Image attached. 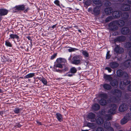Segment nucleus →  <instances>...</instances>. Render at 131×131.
<instances>
[{
    "label": "nucleus",
    "mask_w": 131,
    "mask_h": 131,
    "mask_svg": "<svg viewBox=\"0 0 131 131\" xmlns=\"http://www.w3.org/2000/svg\"><path fill=\"white\" fill-rule=\"evenodd\" d=\"M117 22L116 21H114L110 22L108 24V29L112 31H115L118 28Z\"/></svg>",
    "instance_id": "nucleus-5"
},
{
    "label": "nucleus",
    "mask_w": 131,
    "mask_h": 131,
    "mask_svg": "<svg viewBox=\"0 0 131 131\" xmlns=\"http://www.w3.org/2000/svg\"><path fill=\"white\" fill-rule=\"evenodd\" d=\"M124 47L126 49H129L131 48V42H126L124 44Z\"/></svg>",
    "instance_id": "nucleus-33"
},
{
    "label": "nucleus",
    "mask_w": 131,
    "mask_h": 131,
    "mask_svg": "<svg viewBox=\"0 0 131 131\" xmlns=\"http://www.w3.org/2000/svg\"><path fill=\"white\" fill-rule=\"evenodd\" d=\"M80 57L82 58V57L79 55H76L73 57L71 62L72 63L76 65L80 64L81 60Z\"/></svg>",
    "instance_id": "nucleus-6"
},
{
    "label": "nucleus",
    "mask_w": 131,
    "mask_h": 131,
    "mask_svg": "<svg viewBox=\"0 0 131 131\" xmlns=\"http://www.w3.org/2000/svg\"><path fill=\"white\" fill-rule=\"evenodd\" d=\"M57 67H58V68H61L62 69H57L56 68L54 69L55 70V71L60 73H65L69 70V66L67 64L64 63L63 64H59L57 65Z\"/></svg>",
    "instance_id": "nucleus-3"
},
{
    "label": "nucleus",
    "mask_w": 131,
    "mask_h": 131,
    "mask_svg": "<svg viewBox=\"0 0 131 131\" xmlns=\"http://www.w3.org/2000/svg\"><path fill=\"white\" fill-rule=\"evenodd\" d=\"M77 68L75 67H73L71 68L68 73H71L73 74H74L76 73L77 71Z\"/></svg>",
    "instance_id": "nucleus-32"
},
{
    "label": "nucleus",
    "mask_w": 131,
    "mask_h": 131,
    "mask_svg": "<svg viewBox=\"0 0 131 131\" xmlns=\"http://www.w3.org/2000/svg\"><path fill=\"white\" fill-rule=\"evenodd\" d=\"M103 86L104 89L108 90H109L112 89L111 86L107 84H104Z\"/></svg>",
    "instance_id": "nucleus-37"
},
{
    "label": "nucleus",
    "mask_w": 131,
    "mask_h": 131,
    "mask_svg": "<svg viewBox=\"0 0 131 131\" xmlns=\"http://www.w3.org/2000/svg\"><path fill=\"white\" fill-rule=\"evenodd\" d=\"M56 117L59 122H61L63 121V115L59 112H57L56 115Z\"/></svg>",
    "instance_id": "nucleus-20"
},
{
    "label": "nucleus",
    "mask_w": 131,
    "mask_h": 131,
    "mask_svg": "<svg viewBox=\"0 0 131 131\" xmlns=\"http://www.w3.org/2000/svg\"><path fill=\"white\" fill-rule=\"evenodd\" d=\"M114 96H111L110 98L111 102L114 103H117L120 100L122 94V93L121 90L117 89H115L112 92Z\"/></svg>",
    "instance_id": "nucleus-1"
},
{
    "label": "nucleus",
    "mask_w": 131,
    "mask_h": 131,
    "mask_svg": "<svg viewBox=\"0 0 131 131\" xmlns=\"http://www.w3.org/2000/svg\"><path fill=\"white\" fill-rule=\"evenodd\" d=\"M126 38L125 36H120L116 37L114 39V41L115 42H124L126 40Z\"/></svg>",
    "instance_id": "nucleus-10"
},
{
    "label": "nucleus",
    "mask_w": 131,
    "mask_h": 131,
    "mask_svg": "<svg viewBox=\"0 0 131 131\" xmlns=\"http://www.w3.org/2000/svg\"><path fill=\"white\" fill-rule=\"evenodd\" d=\"M124 77L125 79H124L122 82L124 85L126 86L130 83V81L129 80L128 76L127 73L125 74Z\"/></svg>",
    "instance_id": "nucleus-16"
},
{
    "label": "nucleus",
    "mask_w": 131,
    "mask_h": 131,
    "mask_svg": "<svg viewBox=\"0 0 131 131\" xmlns=\"http://www.w3.org/2000/svg\"><path fill=\"white\" fill-rule=\"evenodd\" d=\"M129 16V15L128 13H124L123 14L122 17L124 20H126L128 19Z\"/></svg>",
    "instance_id": "nucleus-34"
},
{
    "label": "nucleus",
    "mask_w": 131,
    "mask_h": 131,
    "mask_svg": "<svg viewBox=\"0 0 131 131\" xmlns=\"http://www.w3.org/2000/svg\"><path fill=\"white\" fill-rule=\"evenodd\" d=\"M93 3L96 5H99L101 6L102 3L101 0H92Z\"/></svg>",
    "instance_id": "nucleus-31"
},
{
    "label": "nucleus",
    "mask_w": 131,
    "mask_h": 131,
    "mask_svg": "<svg viewBox=\"0 0 131 131\" xmlns=\"http://www.w3.org/2000/svg\"><path fill=\"white\" fill-rule=\"evenodd\" d=\"M36 122L37 123V124H38L39 125H41L42 124L39 121H36Z\"/></svg>",
    "instance_id": "nucleus-60"
},
{
    "label": "nucleus",
    "mask_w": 131,
    "mask_h": 131,
    "mask_svg": "<svg viewBox=\"0 0 131 131\" xmlns=\"http://www.w3.org/2000/svg\"><path fill=\"white\" fill-rule=\"evenodd\" d=\"M73 73L69 74L67 75V76L69 77H72L73 76Z\"/></svg>",
    "instance_id": "nucleus-61"
},
{
    "label": "nucleus",
    "mask_w": 131,
    "mask_h": 131,
    "mask_svg": "<svg viewBox=\"0 0 131 131\" xmlns=\"http://www.w3.org/2000/svg\"><path fill=\"white\" fill-rule=\"evenodd\" d=\"M104 11L106 14H114L115 17L116 18L119 17L121 15L119 11H114L113 9L111 7H107L105 8Z\"/></svg>",
    "instance_id": "nucleus-4"
},
{
    "label": "nucleus",
    "mask_w": 131,
    "mask_h": 131,
    "mask_svg": "<svg viewBox=\"0 0 131 131\" xmlns=\"http://www.w3.org/2000/svg\"><path fill=\"white\" fill-rule=\"evenodd\" d=\"M85 58H87L89 57V54L86 50H82L81 51Z\"/></svg>",
    "instance_id": "nucleus-28"
},
{
    "label": "nucleus",
    "mask_w": 131,
    "mask_h": 131,
    "mask_svg": "<svg viewBox=\"0 0 131 131\" xmlns=\"http://www.w3.org/2000/svg\"><path fill=\"white\" fill-rule=\"evenodd\" d=\"M54 3L57 6H60V2L58 0H55L54 2Z\"/></svg>",
    "instance_id": "nucleus-49"
},
{
    "label": "nucleus",
    "mask_w": 131,
    "mask_h": 131,
    "mask_svg": "<svg viewBox=\"0 0 131 131\" xmlns=\"http://www.w3.org/2000/svg\"><path fill=\"white\" fill-rule=\"evenodd\" d=\"M124 67L127 68L131 66V60H127L123 63Z\"/></svg>",
    "instance_id": "nucleus-27"
},
{
    "label": "nucleus",
    "mask_w": 131,
    "mask_h": 131,
    "mask_svg": "<svg viewBox=\"0 0 131 131\" xmlns=\"http://www.w3.org/2000/svg\"><path fill=\"white\" fill-rule=\"evenodd\" d=\"M117 22V25H119L120 27H122L125 24V21L122 20H119L118 21H116Z\"/></svg>",
    "instance_id": "nucleus-39"
},
{
    "label": "nucleus",
    "mask_w": 131,
    "mask_h": 131,
    "mask_svg": "<svg viewBox=\"0 0 131 131\" xmlns=\"http://www.w3.org/2000/svg\"><path fill=\"white\" fill-rule=\"evenodd\" d=\"M88 11L89 12H93V10L91 8H89L88 9Z\"/></svg>",
    "instance_id": "nucleus-59"
},
{
    "label": "nucleus",
    "mask_w": 131,
    "mask_h": 131,
    "mask_svg": "<svg viewBox=\"0 0 131 131\" xmlns=\"http://www.w3.org/2000/svg\"><path fill=\"white\" fill-rule=\"evenodd\" d=\"M121 32L122 34L123 35H128L129 32V28L126 27H123L121 29Z\"/></svg>",
    "instance_id": "nucleus-17"
},
{
    "label": "nucleus",
    "mask_w": 131,
    "mask_h": 131,
    "mask_svg": "<svg viewBox=\"0 0 131 131\" xmlns=\"http://www.w3.org/2000/svg\"><path fill=\"white\" fill-rule=\"evenodd\" d=\"M24 4L17 5L13 7L12 10L13 12L14 13L24 11V12L26 13L30 9V8L29 7L26 8Z\"/></svg>",
    "instance_id": "nucleus-2"
},
{
    "label": "nucleus",
    "mask_w": 131,
    "mask_h": 131,
    "mask_svg": "<svg viewBox=\"0 0 131 131\" xmlns=\"http://www.w3.org/2000/svg\"><path fill=\"white\" fill-rule=\"evenodd\" d=\"M99 96L101 98H103L105 99H107L108 97L107 94L106 93H100L99 94Z\"/></svg>",
    "instance_id": "nucleus-35"
},
{
    "label": "nucleus",
    "mask_w": 131,
    "mask_h": 131,
    "mask_svg": "<svg viewBox=\"0 0 131 131\" xmlns=\"http://www.w3.org/2000/svg\"><path fill=\"white\" fill-rule=\"evenodd\" d=\"M104 121L103 119L100 117H99L96 120V123L98 124H102Z\"/></svg>",
    "instance_id": "nucleus-29"
},
{
    "label": "nucleus",
    "mask_w": 131,
    "mask_h": 131,
    "mask_svg": "<svg viewBox=\"0 0 131 131\" xmlns=\"http://www.w3.org/2000/svg\"><path fill=\"white\" fill-rule=\"evenodd\" d=\"M107 129V131H114L113 128L112 127H110Z\"/></svg>",
    "instance_id": "nucleus-55"
},
{
    "label": "nucleus",
    "mask_w": 131,
    "mask_h": 131,
    "mask_svg": "<svg viewBox=\"0 0 131 131\" xmlns=\"http://www.w3.org/2000/svg\"><path fill=\"white\" fill-rule=\"evenodd\" d=\"M125 85L123 84V82L122 81H121L119 83V88H120L121 90H124V89Z\"/></svg>",
    "instance_id": "nucleus-45"
},
{
    "label": "nucleus",
    "mask_w": 131,
    "mask_h": 131,
    "mask_svg": "<svg viewBox=\"0 0 131 131\" xmlns=\"http://www.w3.org/2000/svg\"><path fill=\"white\" fill-rule=\"evenodd\" d=\"M96 131H104L103 128L101 127H98L96 129Z\"/></svg>",
    "instance_id": "nucleus-51"
},
{
    "label": "nucleus",
    "mask_w": 131,
    "mask_h": 131,
    "mask_svg": "<svg viewBox=\"0 0 131 131\" xmlns=\"http://www.w3.org/2000/svg\"><path fill=\"white\" fill-rule=\"evenodd\" d=\"M114 52L117 54H122L124 52V49L119 45H116L114 49Z\"/></svg>",
    "instance_id": "nucleus-8"
},
{
    "label": "nucleus",
    "mask_w": 131,
    "mask_h": 131,
    "mask_svg": "<svg viewBox=\"0 0 131 131\" xmlns=\"http://www.w3.org/2000/svg\"><path fill=\"white\" fill-rule=\"evenodd\" d=\"M131 7V6L129 5L123 4H122L121 8L122 11H128L130 9Z\"/></svg>",
    "instance_id": "nucleus-12"
},
{
    "label": "nucleus",
    "mask_w": 131,
    "mask_h": 131,
    "mask_svg": "<svg viewBox=\"0 0 131 131\" xmlns=\"http://www.w3.org/2000/svg\"><path fill=\"white\" fill-rule=\"evenodd\" d=\"M67 60L65 58H57L56 60V61L54 62V64L53 66V68L54 69L57 68L58 67H57L58 65L59 64H63L61 63H65L66 62Z\"/></svg>",
    "instance_id": "nucleus-7"
},
{
    "label": "nucleus",
    "mask_w": 131,
    "mask_h": 131,
    "mask_svg": "<svg viewBox=\"0 0 131 131\" xmlns=\"http://www.w3.org/2000/svg\"><path fill=\"white\" fill-rule=\"evenodd\" d=\"M5 45L6 46L9 47H12V45L11 43L10 42L9 40L7 39L5 41Z\"/></svg>",
    "instance_id": "nucleus-40"
},
{
    "label": "nucleus",
    "mask_w": 131,
    "mask_h": 131,
    "mask_svg": "<svg viewBox=\"0 0 131 131\" xmlns=\"http://www.w3.org/2000/svg\"><path fill=\"white\" fill-rule=\"evenodd\" d=\"M111 55L110 54V51H108L106 55V59H108L110 58Z\"/></svg>",
    "instance_id": "nucleus-47"
},
{
    "label": "nucleus",
    "mask_w": 131,
    "mask_h": 131,
    "mask_svg": "<svg viewBox=\"0 0 131 131\" xmlns=\"http://www.w3.org/2000/svg\"><path fill=\"white\" fill-rule=\"evenodd\" d=\"M9 37L8 38V40H12L15 43H16V42L15 40V39H16L17 40V41L18 42H19L20 41L19 36L16 34H11L9 35Z\"/></svg>",
    "instance_id": "nucleus-9"
},
{
    "label": "nucleus",
    "mask_w": 131,
    "mask_h": 131,
    "mask_svg": "<svg viewBox=\"0 0 131 131\" xmlns=\"http://www.w3.org/2000/svg\"><path fill=\"white\" fill-rule=\"evenodd\" d=\"M129 56L131 57V49L129 51Z\"/></svg>",
    "instance_id": "nucleus-64"
},
{
    "label": "nucleus",
    "mask_w": 131,
    "mask_h": 131,
    "mask_svg": "<svg viewBox=\"0 0 131 131\" xmlns=\"http://www.w3.org/2000/svg\"><path fill=\"white\" fill-rule=\"evenodd\" d=\"M105 69L107 70L109 72H111L112 71V69L109 67H106L105 68Z\"/></svg>",
    "instance_id": "nucleus-53"
},
{
    "label": "nucleus",
    "mask_w": 131,
    "mask_h": 131,
    "mask_svg": "<svg viewBox=\"0 0 131 131\" xmlns=\"http://www.w3.org/2000/svg\"><path fill=\"white\" fill-rule=\"evenodd\" d=\"M26 37L28 39V40H30V41L31 42L32 41V39H31V38L30 36H26Z\"/></svg>",
    "instance_id": "nucleus-57"
},
{
    "label": "nucleus",
    "mask_w": 131,
    "mask_h": 131,
    "mask_svg": "<svg viewBox=\"0 0 131 131\" xmlns=\"http://www.w3.org/2000/svg\"><path fill=\"white\" fill-rule=\"evenodd\" d=\"M106 118H107L106 119L108 121L111 120L112 118V115L109 114H106Z\"/></svg>",
    "instance_id": "nucleus-46"
},
{
    "label": "nucleus",
    "mask_w": 131,
    "mask_h": 131,
    "mask_svg": "<svg viewBox=\"0 0 131 131\" xmlns=\"http://www.w3.org/2000/svg\"><path fill=\"white\" fill-rule=\"evenodd\" d=\"M22 125H21L19 123H18L16 124L14 126V128H20L21 127Z\"/></svg>",
    "instance_id": "nucleus-50"
},
{
    "label": "nucleus",
    "mask_w": 131,
    "mask_h": 131,
    "mask_svg": "<svg viewBox=\"0 0 131 131\" xmlns=\"http://www.w3.org/2000/svg\"><path fill=\"white\" fill-rule=\"evenodd\" d=\"M35 76V73H29L25 76L26 78L28 79L31 78Z\"/></svg>",
    "instance_id": "nucleus-41"
},
{
    "label": "nucleus",
    "mask_w": 131,
    "mask_h": 131,
    "mask_svg": "<svg viewBox=\"0 0 131 131\" xmlns=\"http://www.w3.org/2000/svg\"><path fill=\"white\" fill-rule=\"evenodd\" d=\"M57 25V24H56L54 25H53L52 26V28L53 29H54V28H55V27H56Z\"/></svg>",
    "instance_id": "nucleus-63"
},
{
    "label": "nucleus",
    "mask_w": 131,
    "mask_h": 131,
    "mask_svg": "<svg viewBox=\"0 0 131 131\" xmlns=\"http://www.w3.org/2000/svg\"><path fill=\"white\" fill-rule=\"evenodd\" d=\"M68 47L70 48L69 49H68V51L69 52H73L75 51H77L79 50L78 49L75 48H72L69 47Z\"/></svg>",
    "instance_id": "nucleus-42"
},
{
    "label": "nucleus",
    "mask_w": 131,
    "mask_h": 131,
    "mask_svg": "<svg viewBox=\"0 0 131 131\" xmlns=\"http://www.w3.org/2000/svg\"><path fill=\"white\" fill-rule=\"evenodd\" d=\"M130 117L129 114L128 113L126 115V116H124L122 119L121 121V123L122 125H123L127 123L128 121V118Z\"/></svg>",
    "instance_id": "nucleus-15"
},
{
    "label": "nucleus",
    "mask_w": 131,
    "mask_h": 131,
    "mask_svg": "<svg viewBox=\"0 0 131 131\" xmlns=\"http://www.w3.org/2000/svg\"><path fill=\"white\" fill-rule=\"evenodd\" d=\"M104 78L106 80H110L112 79V78L110 76L108 75H104Z\"/></svg>",
    "instance_id": "nucleus-43"
},
{
    "label": "nucleus",
    "mask_w": 131,
    "mask_h": 131,
    "mask_svg": "<svg viewBox=\"0 0 131 131\" xmlns=\"http://www.w3.org/2000/svg\"><path fill=\"white\" fill-rule=\"evenodd\" d=\"M100 108V106L99 104L97 103H95L92 106V109L94 111H97Z\"/></svg>",
    "instance_id": "nucleus-26"
},
{
    "label": "nucleus",
    "mask_w": 131,
    "mask_h": 131,
    "mask_svg": "<svg viewBox=\"0 0 131 131\" xmlns=\"http://www.w3.org/2000/svg\"><path fill=\"white\" fill-rule=\"evenodd\" d=\"M112 19V17L111 16H109L107 17L105 20V22L106 23H108L111 21Z\"/></svg>",
    "instance_id": "nucleus-44"
},
{
    "label": "nucleus",
    "mask_w": 131,
    "mask_h": 131,
    "mask_svg": "<svg viewBox=\"0 0 131 131\" xmlns=\"http://www.w3.org/2000/svg\"><path fill=\"white\" fill-rule=\"evenodd\" d=\"M128 91H131V84H130L128 86Z\"/></svg>",
    "instance_id": "nucleus-58"
},
{
    "label": "nucleus",
    "mask_w": 131,
    "mask_h": 131,
    "mask_svg": "<svg viewBox=\"0 0 131 131\" xmlns=\"http://www.w3.org/2000/svg\"><path fill=\"white\" fill-rule=\"evenodd\" d=\"M124 97L125 99H128L129 98V96H128V95L126 94H125L124 95Z\"/></svg>",
    "instance_id": "nucleus-62"
},
{
    "label": "nucleus",
    "mask_w": 131,
    "mask_h": 131,
    "mask_svg": "<svg viewBox=\"0 0 131 131\" xmlns=\"http://www.w3.org/2000/svg\"><path fill=\"white\" fill-rule=\"evenodd\" d=\"M92 124L89 122H88L86 126L88 127H90L92 126Z\"/></svg>",
    "instance_id": "nucleus-56"
},
{
    "label": "nucleus",
    "mask_w": 131,
    "mask_h": 131,
    "mask_svg": "<svg viewBox=\"0 0 131 131\" xmlns=\"http://www.w3.org/2000/svg\"><path fill=\"white\" fill-rule=\"evenodd\" d=\"M104 125L105 128L107 129L110 127L111 123L109 122L106 121L104 122Z\"/></svg>",
    "instance_id": "nucleus-36"
},
{
    "label": "nucleus",
    "mask_w": 131,
    "mask_h": 131,
    "mask_svg": "<svg viewBox=\"0 0 131 131\" xmlns=\"http://www.w3.org/2000/svg\"><path fill=\"white\" fill-rule=\"evenodd\" d=\"M128 108V106L126 104L123 103L120 105L119 108V111L123 112L126 111Z\"/></svg>",
    "instance_id": "nucleus-13"
},
{
    "label": "nucleus",
    "mask_w": 131,
    "mask_h": 131,
    "mask_svg": "<svg viewBox=\"0 0 131 131\" xmlns=\"http://www.w3.org/2000/svg\"><path fill=\"white\" fill-rule=\"evenodd\" d=\"M57 54V53H56L53 54L50 57V59L52 60L54 59L56 57Z\"/></svg>",
    "instance_id": "nucleus-48"
},
{
    "label": "nucleus",
    "mask_w": 131,
    "mask_h": 131,
    "mask_svg": "<svg viewBox=\"0 0 131 131\" xmlns=\"http://www.w3.org/2000/svg\"><path fill=\"white\" fill-rule=\"evenodd\" d=\"M105 5L107 6H109L111 5V3L109 1H107L105 3Z\"/></svg>",
    "instance_id": "nucleus-52"
},
{
    "label": "nucleus",
    "mask_w": 131,
    "mask_h": 131,
    "mask_svg": "<svg viewBox=\"0 0 131 131\" xmlns=\"http://www.w3.org/2000/svg\"><path fill=\"white\" fill-rule=\"evenodd\" d=\"M109 65L111 68L113 69H115L119 66V64L115 61H113L109 63Z\"/></svg>",
    "instance_id": "nucleus-19"
},
{
    "label": "nucleus",
    "mask_w": 131,
    "mask_h": 131,
    "mask_svg": "<svg viewBox=\"0 0 131 131\" xmlns=\"http://www.w3.org/2000/svg\"><path fill=\"white\" fill-rule=\"evenodd\" d=\"M23 109V108H19L18 107H17L14 109L13 112L15 114H18L21 112V111Z\"/></svg>",
    "instance_id": "nucleus-30"
},
{
    "label": "nucleus",
    "mask_w": 131,
    "mask_h": 131,
    "mask_svg": "<svg viewBox=\"0 0 131 131\" xmlns=\"http://www.w3.org/2000/svg\"><path fill=\"white\" fill-rule=\"evenodd\" d=\"M84 6L86 8L91 5L92 3L91 0H86L83 2Z\"/></svg>",
    "instance_id": "nucleus-24"
},
{
    "label": "nucleus",
    "mask_w": 131,
    "mask_h": 131,
    "mask_svg": "<svg viewBox=\"0 0 131 131\" xmlns=\"http://www.w3.org/2000/svg\"><path fill=\"white\" fill-rule=\"evenodd\" d=\"M117 106L116 104H111V108L108 110V112L112 114H115L116 112Z\"/></svg>",
    "instance_id": "nucleus-11"
},
{
    "label": "nucleus",
    "mask_w": 131,
    "mask_h": 131,
    "mask_svg": "<svg viewBox=\"0 0 131 131\" xmlns=\"http://www.w3.org/2000/svg\"><path fill=\"white\" fill-rule=\"evenodd\" d=\"M87 117L89 119H92L91 121V122H94L95 120L94 119L95 117V115L94 114L92 113H90L88 115Z\"/></svg>",
    "instance_id": "nucleus-23"
},
{
    "label": "nucleus",
    "mask_w": 131,
    "mask_h": 131,
    "mask_svg": "<svg viewBox=\"0 0 131 131\" xmlns=\"http://www.w3.org/2000/svg\"><path fill=\"white\" fill-rule=\"evenodd\" d=\"M110 83L111 85L112 86H116L117 85L118 81L117 80L114 79L111 81Z\"/></svg>",
    "instance_id": "nucleus-38"
},
{
    "label": "nucleus",
    "mask_w": 131,
    "mask_h": 131,
    "mask_svg": "<svg viewBox=\"0 0 131 131\" xmlns=\"http://www.w3.org/2000/svg\"><path fill=\"white\" fill-rule=\"evenodd\" d=\"M8 10L5 8H0V16H5L8 13Z\"/></svg>",
    "instance_id": "nucleus-18"
},
{
    "label": "nucleus",
    "mask_w": 131,
    "mask_h": 131,
    "mask_svg": "<svg viewBox=\"0 0 131 131\" xmlns=\"http://www.w3.org/2000/svg\"><path fill=\"white\" fill-rule=\"evenodd\" d=\"M99 103L101 105L103 106H105L107 104V101L106 99L103 98H101L99 101Z\"/></svg>",
    "instance_id": "nucleus-22"
},
{
    "label": "nucleus",
    "mask_w": 131,
    "mask_h": 131,
    "mask_svg": "<svg viewBox=\"0 0 131 131\" xmlns=\"http://www.w3.org/2000/svg\"><path fill=\"white\" fill-rule=\"evenodd\" d=\"M126 73H127L124 72L122 70L120 69H118L116 71L117 76L119 77H121L123 75L124 77V74Z\"/></svg>",
    "instance_id": "nucleus-21"
},
{
    "label": "nucleus",
    "mask_w": 131,
    "mask_h": 131,
    "mask_svg": "<svg viewBox=\"0 0 131 131\" xmlns=\"http://www.w3.org/2000/svg\"><path fill=\"white\" fill-rule=\"evenodd\" d=\"M6 60H3V62H6V61H7V62H12V60L11 59H5Z\"/></svg>",
    "instance_id": "nucleus-54"
},
{
    "label": "nucleus",
    "mask_w": 131,
    "mask_h": 131,
    "mask_svg": "<svg viewBox=\"0 0 131 131\" xmlns=\"http://www.w3.org/2000/svg\"><path fill=\"white\" fill-rule=\"evenodd\" d=\"M101 6H96L93 8L92 14L95 15H98L100 13Z\"/></svg>",
    "instance_id": "nucleus-14"
},
{
    "label": "nucleus",
    "mask_w": 131,
    "mask_h": 131,
    "mask_svg": "<svg viewBox=\"0 0 131 131\" xmlns=\"http://www.w3.org/2000/svg\"><path fill=\"white\" fill-rule=\"evenodd\" d=\"M37 78L40 81H41L45 85H47L48 82L47 81V80L45 78L42 77V78L41 77H38Z\"/></svg>",
    "instance_id": "nucleus-25"
}]
</instances>
